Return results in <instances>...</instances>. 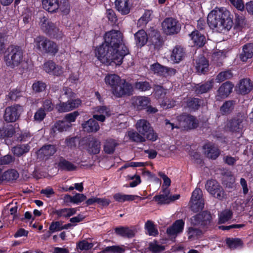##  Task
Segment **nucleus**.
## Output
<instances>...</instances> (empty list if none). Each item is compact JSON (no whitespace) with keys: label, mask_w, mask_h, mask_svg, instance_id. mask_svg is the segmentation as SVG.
Returning <instances> with one entry per match:
<instances>
[{"label":"nucleus","mask_w":253,"mask_h":253,"mask_svg":"<svg viewBox=\"0 0 253 253\" xmlns=\"http://www.w3.org/2000/svg\"><path fill=\"white\" fill-rule=\"evenodd\" d=\"M207 22L210 28L219 33L229 31L233 26L229 12L224 8H216L208 16Z\"/></svg>","instance_id":"f257e3e1"},{"label":"nucleus","mask_w":253,"mask_h":253,"mask_svg":"<svg viewBox=\"0 0 253 253\" xmlns=\"http://www.w3.org/2000/svg\"><path fill=\"white\" fill-rule=\"evenodd\" d=\"M121 51L116 54L115 49H112L105 42L95 50V56L104 64H110L114 62L116 65L122 64L124 57L128 53V49L126 45L120 46Z\"/></svg>","instance_id":"f03ea898"},{"label":"nucleus","mask_w":253,"mask_h":253,"mask_svg":"<svg viewBox=\"0 0 253 253\" xmlns=\"http://www.w3.org/2000/svg\"><path fill=\"white\" fill-rule=\"evenodd\" d=\"M178 124L175 125L166 120V125L168 128L173 129L174 128L183 127L186 129L196 128L199 125L198 120L193 116L189 114H183L177 117Z\"/></svg>","instance_id":"7ed1b4c3"},{"label":"nucleus","mask_w":253,"mask_h":253,"mask_svg":"<svg viewBox=\"0 0 253 253\" xmlns=\"http://www.w3.org/2000/svg\"><path fill=\"white\" fill-rule=\"evenodd\" d=\"M136 44L140 46L146 44L148 40L157 47L161 44V40L159 33L155 30H152L148 34L145 31H138L134 35Z\"/></svg>","instance_id":"20e7f679"},{"label":"nucleus","mask_w":253,"mask_h":253,"mask_svg":"<svg viewBox=\"0 0 253 253\" xmlns=\"http://www.w3.org/2000/svg\"><path fill=\"white\" fill-rule=\"evenodd\" d=\"M104 40L107 45H109L112 49H115L116 54L121 52V45H125L123 42L122 35L118 31L113 30L106 33L104 36Z\"/></svg>","instance_id":"39448f33"},{"label":"nucleus","mask_w":253,"mask_h":253,"mask_svg":"<svg viewBox=\"0 0 253 253\" xmlns=\"http://www.w3.org/2000/svg\"><path fill=\"white\" fill-rule=\"evenodd\" d=\"M137 131L144 136L146 140L151 141H156L158 136L155 132L153 127L148 121L144 119H140L135 124Z\"/></svg>","instance_id":"423d86ee"},{"label":"nucleus","mask_w":253,"mask_h":253,"mask_svg":"<svg viewBox=\"0 0 253 253\" xmlns=\"http://www.w3.org/2000/svg\"><path fill=\"white\" fill-rule=\"evenodd\" d=\"M23 51L19 47H14L9 53L4 57L7 66L11 68L18 66L23 61Z\"/></svg>","instance_id":"0eeeda50"},{"label":"nucleus","mask_w":253,"mask_h":253,"mask_svg":"<svg viewBox=\"0 0 253 253\" xmlns=\"http://www.w3.org/2000/svg\"><path fill=\"white\" fill-rule=\"evenodd\" d=\"M163 32L167 35H171L178 33L181 29L180 24L173 18H167L162 23Z\"/></svg>","instance_id":"6e6552de"},{"label":"nucleus","mask_w":253,"mask_h":253,"mask_svg":"<svg viewBox=\"0 0 253 253\" xmlns=\"http://www.w3.org/2000/svg\"><path fill=\"white\" fill-rule=\"evenodd\" d=\"M205 186L207 190L214 197L220 200L225 198L223 189L216 180L207 181Z\"/></svg>","instance_id":"1a4fd4ad"},{"label":"nucleus","mask_w":253,"mask_h":253,"mask_svg":"<svg viewBox=\"0 0 253 253\" xmlns=\"http://www.w3.org/2000/svg\"><path fill=\"white\" fill-rule=\"evenodd\" d=\"M211 215L207 211L193 216L191 218V223L194 225L200 226L203 229H207L211 225Z\"/></svg>","instance_id":"9d476101"},{"label":"nucleus","mask_w":253,"mask_h":253,"mask_svg":"<svg viewBox=\"0 0 253 253\" xmlns=\"http://www.w3.org/2000/svg\"><path fill=\"white\" fill-rule=\"evenodd\" d=\"M132 91L131 84L123 79L121 82L111 89L112 94L116 97H122L126 95H130Z\"/></svg>","instance_id":"9b49d317"},{"label":"nucleus","mask_w":253,"mask_h":253,"mask_svg":"<svg viewBox=\"0 0 253 253\" xmlns=\"http://www.w3.org/2000/svg\"><path fill=\"white\" fill-rule=\"evenodd\" d=\"M190 205L191 210L197 212L202 210L204 206V200L202 198V191L200 188H196L193 192Z\"/></svg>","instance_id":"f8f14e48"},{"label":"nucleus","mask_w":253,"mask_h":253,"mask_svg":"<svg viewBox=\"0 0 253 253\" xmlns=\"http://www.w3.org/2000/svg\"><path fill=\"white\" fill-rule=\"evenodd\" d=\"M246 124L244 116H239L229 122L227 125L228 129L231 132L241 133Z\"/></svg>","instance_id":"ddd939ff"},{"label":"nucleus","mask_w":253,"mask_h":253,"mask_svg":"<svg viewBox=\"0 0 253 253\" xmlns=\"http://www.w3.org/2000/svg\"><path fill=\"white\" fill-rule=\"evenodd\" d=\"M22 111V107L18 105L8 107L5 109L3 118L7 122H15L19 118Z\"/></svg>","instance_id":"4468645a"},{"label":"nucleus","mask_w":253,"mask_h":253,"mask_svg":"<svg viewBox=\"0 0 253 253\" xmlns=\"http://www.w3.org/2000/svg\"><path fill=\"white\" fill-rule=\"evenodd\" d=\"M111 114L110 109L105 106H97L93 109V119L101 122H104L106 117L110 116Z\"/></svg>","instance_id":"2eb2a0df"},{"label":"nucleus","mask_w":253,"mask_h":253,"mask_svg":"<svg viewBox=\"0 0 253 253\" xmlns=\"http://www.w3.org/2000/svg\"><path fill=\"white\" fill-rule=\"evenodd\" d=\"M184 222L182 219L177 220L167 230L168 235L171 238H175L183 230Z\"/></svg>","instance_id":"dca6fc26"},{"label":"nucleus","mask_w":253,"mask_h":253,"mask_svg":"<svg viewBox=\"0 0 253 253\" xmlns=\"http://www.w3.org/2000/svg\"><path fill=\"white\" fill-rule=\"evenodd\" d=\"M39 25L44 32L50 35H53L54 32L58 30L55 24L50 22L45 16L40 18Z\"/></svg>","instance_id":"f3484780"},{"label":"nucleus","mask_w":253,"mask_h":253,"mask_svg":"<svg viewBox=\"0 0 253 253\" xmlns=\"http://www.w3.org/2000/svg\"><path fill=\"white\" fill-rule=\"evenodd\" d=\"M234 85L230 82H227L223 84L217 90L216 99L220 100L227 97L231 92Z\"/></svg>","instance_id":"a211bd4d"},{"label":"nucleus","mask_w":253,"mask_h":253,"mask_svg":"<svg viewBox=\"0 0 253 253\" xmlns=\"http://www.w3.org/2000/svg\"><path fill=\"white\" fill-rule=\"evenodd\" d=\"M72 126V125H69V123L66 122L64 120L58 121L52 126L50 133L52 136H55L57 132L67 131Z\"/></svg>","instance_id":"6ab92c4d"},{"label":"nucleus","mask_w":253,"mask_h":253,"mask_svg":"<svg viewBox=\"0 0 253 253\" xmlns=\"http://www.w3.org/2000/svg\"><path fill=\"white\" fill-rule=\"evenodd\" d=\"M82 126L84 131L87 132H96L100 128L98 123L93 118L83 123Z\"/></svg>","instance_id":"aec40b11"},{"label":"nucleus","mask_w":253,"mask_h":253,"mask_svg":"<svg viewBox=\"0 0 253 253\" xmlns=\"http://www.w3.org/2000/svg\"><path fill=\"white\" fill-rule=\"evenodd\" d=\"M253 88V85L249 79H244L240 81L238 85V91L242 94L249 93Z\"/></svg>","instance_id":"412c9836"},{"label":"nucleus","mask_w":253,"mask_h":253,"mask_svg":"<svg viewBox=\"0 0 253 253\" xmlns=\"http://www.w3.org/2000/svg\"><path fill=\"white\" fill-rule=\"evenodd\" d=\"M150 102V99L146 96L135 97L132 99V103L138 110L146 109Z\"/></svg>","instance_id":"4be33fe9"},{"label":"nucleus","mask_w":253,"mask_h":253,"mask_svg":"<svg viewBox=\"0 0 253 253\" xmlns=\"http://www.w3.org/2000/svg\"><path fill=\"white\" fill-rule=\"evenodd\" d=\"M43 8L49 12H55L59 7L58 0H42Z\"/></svg>","instance_id":"5701e85b"},{"label":"nucleus","mask_w":253,"mask_h":253,"mask_svg":"<svg viewBox=\"0 0 253 253\" xmlns=\"http://www.w3.org/2000/svg\"><path fill=\"white\" fill-rule=\"evenodd\" d=\"M205 153L207 157L212 159H216L220 154V151L217 147L211 144H207L204 145Z\"/></svg>","instance_id":"b1692460"},{"label":"nucleus","mask_w":253,"mask_h":253,"mask_svg":"<svg viewBox=\"0 0 253 253\" xmlns=\"http://www.w3.org/2000/svg\"><path fill=\"white\" fill-rule=\"evenodd\" d=\"M17 124L7 125L6 126L0 128V139L11 137L16 132L15 128Z\"/></svg>","instance_id":"393cba45"},{"label":"nucleus","mask_w":253,"mask_h":253,"mask_svg":"<svg viewBox=\"0 0 253 253\" xmlns=\"http://www.w3.org/2000/svg\"><path fill=\"white\" fill-rule=\"evenodd\" d=\"M191 40L194 45L202 46L205 43V36L197 31H193L190 35Z\"/></svg>","instance_id":"a878e982"},{"label":"nucleus","mask_w":253,"mask_h":253,"mask_svg":"<svg viewBox=\"0 0 253 253\" xmlns=\"http://www.w3.org/2000/svg\"><path fill=\"white\" fill-rule=\"evenodd\" d=\"M123 79L116 74H107L104 78V82L106 84L110 86L111 88H113L116 85L118 84Z\"/></svg>","instance_id":"bb28decb"},{"label":"nucleus","mask_w":253,"mask_h":253,"mask_svg":"<svg viewBox=\"0 0 253 253\" xmlns=\"http://www.w3.org/2000/svg\"><path fill=\"white\" fill-rule=\"evenodd\" d=\"M195 67L199 74H204L208 70V61L205 57L201 56L196 60Z\"/></svg>","instance_id":"cd10ccee"},{"label":"nucleus","mask_w":253,"mask_h":253,"mask_svg":"<svg viewBox=\"0 0 253 253\" xmlns=\"http://www.w3.org/2000/svg\"><path fill=\"white\" fill-rule=\"evenodd\" d=\"M113 198L116 201L121 203L132 201L137 198H139L140 200L143 199V198L137 195L124 194L121 193H118L114 194Z\"/></svg>","instance_id":"c85d7f7f"},{"label":"nucleus","mask_w":253,"mask_h":253,"mask_svg":"<svg viewBox=\"0 0 253 253\" xmlns=\"http://www.w3.org/2000/svg\"><path fill=\"white\" fill-rule=\"evenodd\" d=\"M56 151L55 146L53 145H46L43 146L38 152L39 157H49L53 155Z\"/></svg>","instance_id":"c756f323"},{"label":"nucleus","mask_w":253,"mask_h":253,"mask_svg":"<svg viewBox=\"0 0 253 253\" xmlns=\"http://www.w3.org/2000/svg\"><path fill=\"white\" fill-rule=\"evenodd\" d=\"M184 56V52L182 47L176 46L172 50L170 55V59L174 63L179 62Z\"/></svg>","instance_id":"7c9ffc66"},{"label":"nucleus","mask_w":253,"mask_h":253,"mask_svg":"<svg viewBox=\"0 0 253 253\" xmlns=\"http://www.w3.org/2000/svg\"><path fill=\"white\" fill-rule=\"evenodd\" d=\"M253 56V43H248L243 47V51L240 54V58L243 61H246L248 59Z\"/></svg>","instance_id":"2f4dec72"},{"label":"nucleus","mask_w":253,"mask_h":253,"mask_svg":"<svg viewBox=\"0 0 253 253\" xmlns=\"http://www.w3.org/2000/svg\"><path fill=\"white\" fill-rule=\"evenodd\" d=\"M115 232L123 237L132 238L135 234V230L133 228L121 227L115 228Z\"/></svg>","instance_id":"473e14b6"},{"label":"nucleus","mask_w":253,"mask_h":253,"mask_svg":"<svg viewBox=\"0 0 253 253\" xmlns=\"http://www.w3.org/2000/svg\"><path fill=\"white\" fill-rule=\"evenodd\" d=\"M128 0H116L115 3L117 10L123 14L129 13L130 8Z\"/></svg>","instance_id":"72a5a7b5"},{"label":"nucleus","mask_w":253,"mask_h":253,"mask_svg":"<svg viewBox=\"0 0 253 253\" xmlns=\"http://www.w3.org/2000/svg\"><path fill=\"white\" fill-rule=\"evenodd\" d=\"M126 135L131 141L137 143H142L146 140L144 136L142 135L138 131L133 130L128 131Z\"/></svg>","instance_id":"f704fd0d"},{"label":"nucleus","mask_w":253,"mask_h":253,"mask_svg":"<svg viewBox=\"0 0 253 253\" xmlns=\"http://www.w3.org/2000/svg\"><path fill=\"white\" fill-rule=\"evenodd\" d=\"M163 193L159 195L155 196L154 197L155 200L159 204H166L169 203V191L168 188H165L163 191Z\"/></svg>","instance_id":"c9c22d12"},{"label":"nucleus","mask_w":253,"mask_h":253,"mask_svg":"<svg viewBox=\"0 0 253 253\" xmlns=\"http://www.w3.org/2000/svg\"><path fill=\"white\" fill-rule=\"evenodd\" d=\"M47 41V39L44 37H37L34 39V47L38 50L43 52Z\"/></svg>","instance_id":"e433bc0d"},{"label":"nucleus","mask_w":253,"mask_h":253,"mask_svg":"<svg viewBox=\"0 0 253 253\" xmlns=\"http://www.w3.org/2000/svg\"><path fill=\"white\" fill-rule=\"evenodd\" d=\"M214 80L212 79L205 84L201 85H198L196 88V91L198 93H204L209 91L213 86Z\"/></svg>","instance_id":"4c0bfd02"},{"label":"nucleus","mask_w":253,"mask_h":253,"mask_svg":"<svg viewBox=\"0 0 253 253\" xmlns=\"http://www.w3.org/2000/svg\"><path fill=\"white\" fill-rule=\"evenodd\" d=\"M30 149V147L28 144H20L14 147L12 151L14 155L20 156L28 152Z\"/></svg>","instance_id":"58836bf2"},{"label":"nucleus","mask_w":253,"mask_h":253,"mask_svg":"<svg viewBox=\"0 0 253 253\" xmlns=\"http://www.w3.org/2000/svg\"><path fill=\"white\" fill-rule=\"evenodd\" d=\"M118 145L116 140L113 139H107L104 145V150L107 154L113 153L116 147Z\"/></svg>","instance_id":"ea45409f"},{"label":"nucleus","mask_w":253,"mask_h":253,"mask_svg":"<svg viewBox=\"0 0 253 253\" xmlns=\"http://www.w3.org/2000/svg\"><path fill=\"white\" fill-rule=\"evenodd\" d=\"M18 174L15 170H11L5 171L2 173V171L0 169V182L4 180H10L16 179L18 177Z\"/></svg>","instance_id":"a19ab883"},{"label":"nucleus","mask_w":253,"mask_h":253,"mask_svg":"<svg viewBox=\"0 0 253 253\" xmlns=\"http://www.w3.org/2000/svg\"><path fill=\"white\" fill-rule=\"evenodd\" d=\"M58 167L62 169L67 171L74 170L77 167L70 162H69L63 158L60 159L58 163Z\"/></svg>","instance_id":"79ce46f5"},{"label":"nucleus","mask_w":253,"mask_h":253,"mask_svg":"<svg viewBox=\"0 0 253 253\" xmlns=\"http://www.w3.org/2000/svg\"><path fill=\"white\" fill-rule=\"evenodd\" d=\"M152 11L147 10L145 11L143 15L138 20L137 24L139 26L145 25L152 18Z\"/></svg>","instance_id":"37998d69"},{"label":"nucleus","mask_w":253,"mask_h":253,"mask_svg":"<svg viewBox=\"0 0 253 253\" xmlns=\"http://www.w3.org/2000/svg\"><path fill=\"white\" fill-rule=\"evenodd\" d=\"M76 208H64L57 210L55 213L59 216L70 217L77 212Z\"/></svg>","instance_id":"c03bdc74"},{"label":"nucleus","mask_w":253,"mask_h":253,"mask_svg":"<svg viewBox=\"0 0 253 253\" xmlns=\"http://www.w3.org/2000/svg\"><path fill=\"white\" fill-rule=\"evenodd\" d=\"M58 50L56 44L52 41L47 39L46 45L44 49L43 52L55 54Z\"/></svg>","instance_id":"a18cd8bd"},{"label":"nucleus","mask_w":253,"mask_h":253,"mask_svg":"<svg viewBox=\"0 0 253 253\" xmlns=\"http://www.w3.org/2000/svg\"><path fill=\"white\" fill-rule=\"evenodd\" d=\"M100 149V142L95 139H93L90 141L88 144V151L93 154L98 153Z\"/></svg>","instance_id":"49530a36"},{"label":"nucleus","mask_w":253,"mask_h":253,"mask_svg":"<svg viewBox=\"0 0 253 253\" xmlns=\"http://www.w3.org/2000/svg\"><path fill=\"white\" fill-rule=\"evenodd\" d=\"M226 243L231 249H235L242 246V241L238 238H227Z\"/></svg>","instance_id":"de8ad7c7"},{"label":"nucleus","mask_w":253,"mask_h":253,"mask_svg":"<svg viewBox=\"0 0 253 253\" xmlns=\"http://www.w3.org/2000/svg\"><path fill=\"white\" fill-rule=\"evenodd\" d=\"M232 216V212L229 210H225L219 214V222L224 223L230 219Z\"/></svg>","instance_id":"09e8293b"},{"label":"nucleus","mask_w":253,"mask_h":253,"mask_svg":"<svg viewBox=\"0 0 253 253\" xmlns=\"http://www.w3.org/2000/svg\"><path fill=\"white\" fill-rule=\"evenodd\" d=\"M149 248L153 253H159L165 250V247L156 241L149 243Z\"/></svg>","instance_id":"8fccbe9b"},{"label":"nucleus","mask_w":253,"mask_h":253,"mask_svg":"<svg viewBox=\"0 0 253 253\" xmlns=\"http://www.w3.org/2000/svg\"><path fill=\"white\" fill-rule=\"evenodd\" d=\"M145 228L147 234L150 236H155L158 234V230L155 227L153 223L150 220H148L145 223Z\"/></svg>","instance_id":"3c124183"},{"label":"nucleus","mask_w":253,"mask_h":253,"mask_svg":"<svg viewBox=\"0 0 253 253\" xmlns=\"http://www.w3.org/2000/svg\"><path fill=\"white\" fill-rule=\"evenodd\" d=\"M150 69L153 73L160 75H165V71L166 70L165 67L161 66L158 63L151 65Z\"/></svg>","instance_id":"603ef678"},{"label":"nucleus","mask_w":253,"mask_h":253,"mask_svg":"<svg viewBox=\"0 0 253 253\" xmlns=\"http://www.w3.org/2000/svg\"><path fill=\"white\" fill-rule=\"evenodd\" d=\"M202 232L198 229L189 228L188 231V239L194 240L198 239L202 235Z\"/></svg>","instance_id":"864d4df0"},{"label":"nucleus","mask_w":253,"mask_h":253,"mask_svg":"<svg viewBox=\"0 0 253 253\" xmlns=\"http://www.w3.org/2000/svg\"><path fill=\"white\" fill-rule=\"evenodd\" d=\"M233 108V102L232 101H226L220 107V111L223 114L230 112Z\"/></svg>","instance_id":"5fc2aeb1"},{"label":"nucleus","mask_w":253,"mask_h":253,"mask_svg":"<svg viewBox=\"0 0 253 253\" xmlns=\"http://www.w3.org/2000/svg\"><path fill=\"white\" fill-rule=\"evenodd\" d=\"M233 74L230 71H226L220 73L216 77V80L218 83L222 82L225 80L230 79Z\"/></svg>","instance_id":"6e6d98bb"},{"label":"nucleus","mask_w":253,"mask_h":253,"mask_svg":"<svg viewBox=\"0 0 253 253\" xmlns=\"http://www.w3.org/2000/svg\"><path fill=\"white\" fill-rule=\"evenodd\" d=\"M134 87L141 91L149 90L151 86L147 82H138L135 84Z\"/></svg>","instance_id":"4d7b16f0"},{"label":"nucleus","mask_w":253,"mask_h":253,"mask_svg":"<svg viewBox=\"0 0 253 253\" xmlns=\"http://www.w3.org/2000/svg\"><path fill=\"white\" fill-rule=\"evenodd\" d=\"M246 24V20L242 16H238L235 22V28L239 30H242Z\"/></svg>","instance_id":"13d9d810"},{"label":"nucleus","mask_w":253,"mask_h":253,"mask_svg":"<svg viewBox=\"0 0 253 253\" xmlns=\"http://www.w3.org/2000/svg\"><path fill=\"white\" fill-rule=\"evenodd\" d=\"M49 229L51 233L61 231L63 230L62 223L60 221L52 222L49 226Z\"/></svg>","instance_id":"bf43d9fd"},{"label":"nucleus","mask_w":253,"mask_h":253,"mask_svg":"<svg viewBox=\"0 0 253 253\" xmlns=\"http://www.w3.org/2000/svg\"><path fill=\"white\" fill-rule=\"evenodd\" d=\"M79 115V114L78 112L75 111L66 115L63 120L66 122L69 123V125H72L71 123L76 121V119Z\"/></svg>","instance_id":"052dcab7"},{"label":"nucleus","mask_w":253,"mask_h":253,"mask_svg":"<svg viewBox=\"0 0 253 253\" xmlns=\"http://www.w3.org/2000/svg\"><path fill=\"white\" fill-rule=\"evenodd\" d=\"M56 109L60 112H66L71 111L68 101L60 102L56 105Z\"/></svg>","instance_id":"680f3d73"},{"label":"nucleus","mask_w":253,"mask_h":253,"mask_svg":"<svg viewBox=\"0 0 253 253\" xmlns=\"http://www.w3.org/2000/svg\"><path fill=\"white\" fill-rule=\"evenodd\" d=\"M55 63L52 61H48L44 63L43 65V70L48 74H51L55 68Z\"/></svg>","instance_id":"e2e57ef3"},{"label":"nucleus","mask_w":253,"mask_h":253,"mask_svg":"<svg viewBox=\"0 0 253 253\" xmlns=\"http://www.w3.org/2000/svg\"><path fill=\"white\" fill-rule=\"evenodd\" d=\"M161 106L164 109L170 108L175 105V101L166 98L160 103Z\"/></svg>","instance_id":"0e129e2a"},{"label":"nucleus","mask_w":253,"mask_h":253,"mask_svg":"<svg viewBox=\"0 0 253 253\" xmlns=\"http://www.w3.org/2000/svg\"><path fill=\"white\" fill-rule=\"evenodd\" d=\"M93 245L91 243H88L85 240H83L80 242L78 244V247L81 250H88L91 249Z\"/></svg>","instance_id":"69168bd1"},{"label":"nucleus","mask_w":253,"mask_h":253,"mask_svg":"<svg viewBox=\"0 0 253 253\" xmlns=\"http://www.w3.org/2000/svg\"><path fill=\"white\" fill-rule=\"evenodd\" d=\"M199 100L197 98L189 99L187 101V106L192 110H196L199 106Z\"/></svg>","instance_id":"338daca9"},{"label":"nucleus","mask_w":253,"mask_h":253,"mask_svg":"<svg viewBox=\"0 0 253 253\" xmlns=\"http://www.w3.org/2000/svg\"><path fill=\"white\" fill-rule=\"evenodd\" d=\"M45 113L44 111L41 108L39 109L34 115V120L37 122H41L42 121L45 117Z\"/></svg>","instance_id":"774afa93"}]
</instances>
